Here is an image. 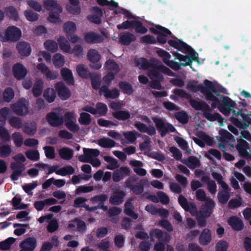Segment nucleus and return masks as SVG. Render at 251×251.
Listing matches in <instances>:
<instances>
[{"mask_svg": "<svg viewBox=\"0 0 251 251\" xmlns=\"http://www.w3.org/2000/svg\"><path fill=\"white\" fill-rule=\"evenodd\" d=\"M149 185V181L147 179H142L136 184H133L130 188L131 191L135 195H141L144 190V187Z\"/></svg>", "mask_w": 251, "mask_h": 251, "instance_id": "obj_27", "label": "nucleus"}, {"mask_svg": "<svg viewBox=\"0 0 251 251\" xmlns=\"http://www.w3.org/2000/svg\"><path fill=\"white\" fill-rule=\"evenodd\" d=\"M100 57V54L95 49H90L87 53V58L90 62H99Z\"/></svg>", "mask_w": 251, "mask_h": 251, "instance_id": "obj_51", "label": "nucleus"}, {"mask_svg": "<svg viewBox=\"0 0 251 251\" xmlns=\"http://www.w3.org/2000/svg\"><path fill=\"white\" fill-rule=\"evenodd\" d=\"M211 111V109L210 107L208 110H204L203 112V116L208 121L211 122L218 121L219 122H221L223 120L221 115L218 113L212 114L210 113Z\"/></svg>", "mask_w": 251, "mask_h": 251, "instance_id": "obj_34", "label": "nucleus"}, {"mask_svg": "<svg viewBox=\"0 0 251 251\" xmlns=\"http://www.w3.org/2000/svg\"><path fill=\"white\" fill-rule=\"evenodd\" d=\"M119 87L124 94L128 95H132L134 91L132 86L126 81L119 82Z\"/></svg>", "mask_w": 251, "mask_h": 251, "instance_id": "obj_36", "label": "nucleus"}, {"mask_svg": "<svg viewBox=\"0 0 251 251\" xmlns=\"http://www.w3.org/2000/svg\"><path fill=\"white\" fill-rule=\"evenodd\" d=\"M12 138L16 147H21L23 144L24 138L21 133L15 132L12 134Z\"/></svg>", "mask_w": 251, "mask_h": 251, "instance_id": "obj_60", "label": "nucleus"}, {"mask_svg": "<svg viewBox=\"0 0 251 251\" xmlns=\"http://www.w3.org/2000/svg\"><path fill=\"white\" fill-rule=\"evenodd\" d=\"M236 148L242 157L247 158L250 155V153L247 151L249 144L245 140L241 139L238 140Z\"/></svg>", "mask_w": 251, "mask_h": 251, "instance_id": "obj_23", "label": "nucleus"}, {"mask_svg": "<svg viewBox=\"0 0 251 251\" xmlns=\"http://www.w3.org/2000/svg\"><path fill=\"white\" fill-rule=\"evenodd\" d=\"M16 49L19 54L23 56H28L31 52L30 45L25 41L19 42L16 45Z\"/></svg>", "mask_w": 251, "mask_h": 251, "instance_id": "obj_21", "label": "nucleus"}, {"mask_svg": "<svg viewBox=\"0 0 251 251\" xmlns=\"http://www.w3.org/2000/svg\"><path fill=\"white\" fill-rule=\"evenodd\" d=\"M43 97L49 103H51L56 98V91L52 88H47L44 91Z\"/></svg>", "mask_w": 251, "mask_h": 251, "instance_id": "obj_38", "label": "nucleus"}, {"mask_svg": "<svg viewBox=\"0 0 251 251\" xmlns=\"http://www.w3.org/2000/svg\"><path fill=\"white\" fill-rule=\"evenodd\" d=\"M37 246V241L34 237H28L23 240L19 244V251H34Z\"/></svg>", "mask_w": 251, "mask_h": 251, "instance_id": "obj_11", "label": "nucleus"}, {"mask_svg": "<svg viewBox=\"0 0 251 251\" xmlns=\"http://www.w3.org/2000/svg\"><path fill=\"white\" fill-rule=\"evenodd\" d=\"M103 158L105 162L109 163L107 166L108 169L113 170L119 167L118 162L115 158L109 156H105Z\"/></svg>", "mask_w": 251, "mask_h": 251, "instance_id": "obj_48", "label": "nucleus"}, {"mask_svg": "<svg viewBox=\"0 0 251 251\" xmlns=\"http://www.w3.org/2000/svg\"><path fill=\"white\" fill-rule=\"evenodd\" d=\"M155 27L161 30L156 37V43H157L161 45L165 44L167 41V35L171 36L172 35V32L168 28L160 25H156Z\"/></svg>", "mask_w": 251, "mask_h": 251, "instance_id": "obj_18", "label": "nucleus"}, {"mask_svg": "<svg viewBox=\"0 0 251 251\" xmlns=\"http://www.w3.org/2000/svg\"><path fill=\"white\" fill-rule=\"evenodd\" d=\"M37 125L35 122L25 123L23 125L22 127L23 131L26 134L32 136L34 135L37 131Z\"/></svg>", "mask_w": 251, "mask_h": 251, "instance_id": "obj_32", "label": "nucleus"}, {"mask_svg": "<svg viewBox=\"0 0 251 251\" xmlns=\"http://www.w3.org/2000/svg\"><path fill=\"white\" fill-rule=\"evenodd\" d=\"M173 55L175 57L176 59L179 60L180 61H184L185 62H175L177 64V65L174 68L172 67H170L171 69L175 71H178L180 69V67L182 66H191L193 61H198L199 57L198 53L197 52L191 53L189 55H184L180 54L177 52H174L173 53Z\"/></svg>", "mask_w": 251, "mask_h": 251, "instance_id": "obj_6", "label": "nucleus"}, {"mask_svg": "<svg viewBox=\"0 0 251 251\" xmlns=\"http://www.w3.org/2000/svg\"><path fill=\"white\" fill-rule=\"evenodd\" d=\"M205 86L199 84L197 86L190 83L187 85L188 88L191 89L194 92L201 91L205 96L207 100L212 101L211 107L215 108L216 104L221 100L219 92L216 91L213 83L207 79L204 81Z\"/></svg>", "mask_w": 251, "mask_h": 251, "instance_id": "obj_1", "label": "nucleus"}, {"mask_svg": "<svg viewBox=\"0 0 251 251\" xmlns=\"http://www.w3.org/2000/svg\"><path fill=\"white\" fill-rule=\"evenodd\" d=\"M4 11L10 19L13 20L15 21H18L19 19V16L16 9L12 6H7L5 8Z\"/></svg>", "mask_w": 251, "mask_h": 251, "instance_id": "obj_41", "label": "nucleus"}, {"mask_svg": "<svg viewBox=\"0 0 251 251\" xmlns=\"http://www.w3.org/2000/svg\"><path fill=\"white\" fill-rule=\"evenodd\" d=\"M43 85V82L41 79H39L35 81L32 88V93L35 97L37 98L42 94Z\"/></svg>", "mask_w": 251, "mask_h": 251, "instance_id": "obj_43", "label": "nucleus"}, {"mask_svg": "<svg viewBox=\"0 0 251 251\" xmlns=\"http://www.w3.org/2000/svg\"><path fill=\"white\" fill-rule=\"evenodd\" d=\"M11 108L13 112L18 115H25L28 112L25 99H20L17 103L12 104Z\"/></svg>", "mask_w": 251, "mask_h": 251, "instance_id": "obj_13", "label": "nucleus"}, {"mask_svg": "<svg viewBox=\"0 0 251 251\" xmlns=\"http://www.w3.org/2000/svg\"><path fill=\"white\" fill-rule=\"evenodd\" d=\"M156 61L157 59L153 58L148 60L145 58L141 57L135 60V64L136 66L138 67L140 69L146 70L151 68L156 62Z\"/></svg>", "mask_w": 251, "mask_h": 251, "instance_id": "obj_19", "label": "nucleus"}, {"mask_svg": "<svg viewBox=\"0 0 251 251\" xmlns=\"http://www.w3.org/2000/svg\"><path fill=\"white\" fill-rule=\"evenodd\" d=\"M136 40V37L132 33L127 32L121 34L119 42L124 45H129Z\"/></svg>", "mask_w": 251, "mask_h": 251, "instance_id": "obj_29", "label": "nucleus"}, {"mask_svg": "<svg viewBox=\"0 0 251 251\" xmlns=\"http://www.w3.org/2000/svg\"><path fill=\"white\" fill-rule=\"evenodd\" d=\"M76 71L78 75L83 78H88L92 75L91 73L83 64H79L76 66Z\"/></svg>", "mask_w": 251, "mask_h": 251, "instance_id": "obj_42", "label": "nucleus"}, {"mask_svg": "<svg viewBox=\"0 0 251 251\" xmlns=\"http://www.w3.org/2000/svg\"><path fill=\"white\" fill-rule=\"evenodd\" d=\"M162 73L170 76L173 75V73L170 69L157 60L156 62L148 70L147 75L151 79L164 80Z\"/></svg>", "mask_w": 251, "mask_h": 251, "instance_id": "obj_3", "label": "nucleus"}, {"mask_svg": "<svg viewBox=\"0 0 251 251\" xmlns=\"http://www.w3.org/2000/svg\"><path fill=\"white\" fill-rule=\"evenodd\" d=\"M175 116L177 121L183 124H185L188 122V116L186 112H177L175 113Z\"/></svg>", "mask_w": 251, "mask_h": 251, "instance_id": "obj_62", "label": "nucleus"}, {"mask_svg": "<svg viewBox=\"0 0 251 251\" xmlns=\"http://www.w3.org/2000/svg\"><path fill=\"white\" fill-rule=\"evenodd\" d=\"M180 44L178 50L181 51L182 53H188L189 55L191 53L196 52L191 46L187 45L182 40L180 42Z\"/></svg>", "mask_w": 251, "mask_h": 251, "instance_id": "obj_59", "label": "nucleus"}, {"mask_svg": "<svg viewBox=\"0 0 251 251\" xmlns=\"http://www.w3.org/2000/svg\"><path fill=\"white\" fill-rule=\"evenodd\" d=\"M58 154L62 159L69 160L73 157L74 152L71 149L64 147L58 151Z\"/></svg>", "mask_w": 251, "mask_h": 251, "instance_id": "obj_37", "label": "nucleus"}, {"mask_svg": "<svg viewBox=\"0 0 251 251\" xmlns=\"http://www.w3.org/2000/svg\"><path fill=\"white\" fill-rule=\"evenodd\" d=\"M152 120L155 123L156 128L160 132L162 137L166 136L169 132H174L176 131V128L172 125L165 123L161 118L153 117Z\"/></svg>", "mask_w": 251, "mask_h": 251, "instance_id": "obj_9", "label": "nucleus"}, {"mask_svg": "<svg viewBox=\"0 0 251 251\" xmlns=\"http://www.w3.org/2000/svg\"><path fill=\"white\" fill-rule=\"evenodd\" d=\"M173 55L175 57L176 59L179 60L180 61H184L185 62H175L177 64V65L174 68L172 67H170L171 69L175 71H178L180 69V67L182 66H191L193 61H198L199 57L198 53L197 52L191 53L189 55H184L180 54L177 52H174L173 53Z\"/></svg>", "mask_w": 251, "mask_h": 251, "instance_id": "obj_5", "label": "nucleus"}, {"mask_svg": "<svg viewBox=\"0 0 251 251\" xmlns=\"http://www.w3.org/2000/svg\"><path fill=\"white\" fill-rule=\"evenodd\" d=\"M44 45L47 50L52 53L56 52L58 50L57 44L53 40H47L45 42Z\"/></svg>", "mask_w": 251, "mask_h": 251, "instance_id": "obj_50", "label": "nucleus"}, {"mask_svg": "<svg viewBox=\"0 0 251 251\" xmlns=\"http://www.w3.org/2000/svg\"><path fill=\"white\" fill-rule=\"evenodd\" d=\"M189 103L190 105L196 110H201L203 112L204 110L209 109V105L203 101H200L195 99H191Z\"/></svg>", "mask_w": 251, "mask_h": 251, "instance_id": "obj_31", "label": "nucleus"}, {"mask_svg": "<svg viewBox=\"0 0 251 251\" xmlns=\"http://www.w3.org/2000/svg\"><path fill=\"white\" fill-rule=\"evenodd\" d=\"M83 152L89 159L93 157L98 156L100 154V151L97 149L83 148Z\"/></svg>", "mask_w": 251, "mask_h": 251, "instance_id": "obj_63", "label": "nucleus"}, {"mask_svg": "<svg viewBox=\"0 0 251 251\" xmlns=\"http://www.w3.org/2000/svg\"><path fill=\"white\" fill-rule=\"evenodd\" d=\"M22 32L20 28L14 25L9 26L6 28L1 40L3 42H16L20 40Z\"/></svg>", "mask_w": 251, "mask_h": 251, "instance_id": "obj_8", "label": "nucleus"}, {"mask_svg": "<svg viewBox=\"0 0 251 251\" xmlns=\"http://www.w3.org/2000/svg\"><path fill=\"white\" fill-rule=\"evenodd\" d=\"M55 89L57 92L59 98L63 100H68L71 96V93L70 89L63 82H58L55 84Z\"/></svg>", "mask_w": 251, "mask_h": 251, "instance_id": "obj_12", "label": "nucleus"}, {"mask_svg": "<svg viewBox=\"0 0 251 251\" xmlns=\"http://www.w3.org/2000/svg\"><path fill=\"white\" fill-rule=\"evenodd\" d=\"M221 100L216 104L219 111L225 116H228L233 110H238L236 102L226 96H221Z\"/></svg>", "mask_w": 251, "mask_h": 251, "instance_id": "obj_7", "label": "nucleus"}, {"mask_svg": "<svg viewBox=\"0 0 251 251\" xmlns=\"http://www.w3.org/2000/svg\"><path fill=\"white\" fill-rule=\"evenodd\" d=\"M219 134L221 136V142L229 143L235 142L234 137L226 130H220Z\"/></svg>", "mask_w": 251, "mask_h": 251, "instance_id": "obj_39", "label": "nucleus"}, {"mask_svg": "<svg viewBox=\"0 0 251 251\" xmlns=\"http://www.w3.org/2000/svg\"><path fill=\"white\" fill-rule=\"evenodd\" d=\"M52 62L55 67H61L64 64V57L60 53H56L53 56Z\"/></svg>", "mask_w": 251, "mask_h": 251, "instance_id": "obj_53", "label": "nucleus"}, {"mask_svg": "<svg viewBox=\"0 0 251 251\" xmlns=\"http://www.w3.org/2000/svg\"><path fill=\"white\" fill-rule=\"evenodd\" d=\"M134 206L132 202L127 201L125 203L124 212L125 214L134 220H136L138 215L134 211Z\"/></svg>", "mask_w": 251, "mask_h": 251, "instance_id": "obj_35", "label": "nucleus"}, {"mask_svg": "<svg viewBox=\"0 0 251 251\" xmlns=\"http://www.w3.org/2000/svg\"><path fill=\"white\" fill-rule=\"evenodd\" d=\"M113 117L119 121H126L130 117V113L126 110H118L112 113Z\"/></svg>", "mask_w": 251, "mask_h": 251, "instance_id": "obj_40", "label": "nucleus"}, {"mask_svg": "<svg viewBox=\"0 0 251 251\" xmlns=\"http://www.w3.org/2000/svg\"><path fill=\"white\" fill-rule=\"evenodd\" d=\"M217 198L219 202L225 204L230 198L229 193L228 191H220L218 193Z\"/></svg>", "mask_w": 251, "mask_h": 251, "instance_id": "obj_55", "label": "nucleus"}, {"mask_svg": "<svg viewBox=\"0 0 251 251\" xmlns=\"http://www.w3.org/2000/svg\"><path fill=\"white\" fill-rule=\"evenodd\" d=\"M133 27L135 28V31L137 33L145 34L147 32V28L144 26L142 23L139 21L134 20Z\"/></svg>", "mask_w": 251, "mask_h": 251, "instance_id": "obj_61", "label": "nucleus"}, {"mask_svg": "<svg viewBox=\"0 0 251 251\" xmlns=\"http://www.w3.org/2000/svg\"><path fill=\"white\" fill-rule=\"evenodd\" d=\"M149 234L151 237H156L160 241L154 245V250L155 251H165V244L169 243L171 236L168 233L164 232L158 228L151 229Z\"/></svg>", "mask_w": 251, "mask_h": 251, "instance_id": "obj_4", "label": "nucleus"}, {"mask_svg": "<svg viewBox=\"0 0 251 251\" xmlns=\"http://www.w3.org/2000/svg\"><path fill=\"white\" fill-rule=\"evenodd\" d=\"M28 226L27 224H22L16 223L13 225L14 227H20L17 228L14 231V233L17 236H21L24 234L26 232L25 227Z\"/></svg>", "mask_w": 251, "mask_h": 251, "instance_id": "obj_57", "label": "nucleus"}, {"mask_svg": "<svg viewBox=\"0 0 251 251\" xmlns=\"http://www.w3.org/2000/svg\"><path fill=\"white\" fill-rule=\"evenodd\" d=\"M126 193L122 190L115 191L109 198V202L115 205L121 204L124 201Z\"/></svg>", "mask_w": 251, "mask_h": 251, "instance_id": "obj_22", "label": "nucleus"}, {"mask_svg": "<svg viewBox=\"0 0 251 251\" xmlns=\"http://www.w3.org/2000/svg\"><path fill=\"white\" fill-rule=\"evenodd\" d=\"M9 124L13 128L20 129L23 126L22 120L18 117H12L8 120Z\"/></svg>", "mask_w": 251, "mask_h": 251, "instance_id": "obj_54", "label": "nucleus"}, {"mask_svg": "<svg viewBox=\"0 0 251 251\" xmlns=\"http://www.w3.org/2000/svg\"><path fill=\"white\" fill-rule=\"evenodd\" d=\"M157 54L160 57L162 58L163 62L169 67H175L177 65V64L175 63L173 60H170L171 55L170 53L162 49H159L156 51Z\"/></svg>", "mask_w": 251, "mask_h": 251, "instance_id": "obj_25", "label": "nucleus"}, {"mask_svg": "<svg viewBox=\"0 0 251 251\" xmlns=\"http://www.w3.org/2000/svg\"><path fill=\"white\" fill-rule=\"evenodd\" d=\"M90 78L91 80V85L92 88L96 90L99 89H100V75L98 73H93Z\"/></svg>", "mask_w": 251, "mask_h": 251, "instance_id": "obj_46", "label": "nucleus"}, {"mask_svg": "<svg viewBox=\"0 0 251 251\" xmlns=\"http://www.w3.org/2000/svg\"><path fill=\"white\" fill-rule=\"evenodd\" d=\"M105 65L109 72H112L116 75L120 71L119 65L113 60L108 59L106 61Z\"/></svg>", "mask_w": 251, "mask_h": 251, "instance_id": "obj_45", "label": "nucleus"}, {"mask_svg": "<svg viewBox=\"0 0 251 251\" xmlns=\"http://www.w3.org/2000/svg\"><path fill=\"white\" fill-rule=\"evenodd\" d=\"M64 30L66 33V35L69 33H74L76 30V25L73 22H67L64 24Z\"/></svg>", "mask_w": 251, "mask_h": 251, "instance_id": "obj_64", "label": "nucleus"}, {"mask_svg": "<svg viewBox=\"0 0 251 251\" xmlns=\"http://www.w3.org/2000/svg\"><path fill=\"white\" fill-rule=\"evenodd\" d=\"M61 75L68 85H74L75 83L74 76L72 71L67 68H63L61 70Z\"/></svg>", "mask_w": 251, "mask_h": 251, "instance_id": "obj_30", "label": "nucleus"}, {"mask_svg": "<svg viewBox=\"0 0 251 251\" xmlns=\"http://www.w3.org/2000/svg\"><path fill=\"white\" fill-rule=\"evenodd\" d=\"M58 202V201L54 198H49L43 201H36L34 203V206L37 211H42L46 205H53Z\"/></svg>", "mask_w": 251, "mask_h": 251, "instance_id": "obj_28", "label": "nucleus"}, {"mask_svg": "<svg viewBox=\"0 0 251 251\" xmlns=\"http://www.w3.org/2000/svg\"><path fill=\"white\" fill-rule=\"evenodd\" d=\"M14 92L13 90L10 88H6L2 94L3 101L9 102L14 98Z\"/></svg>", "mask_w": 251, "mask_h": 251, "instance_id": "obj_52", "label": "nucleus"}, {"mask_svg": "<svg viewBox=\"0 0 251 251\" xmlns=\"http://www.w3.org/2000/svg\"><path fill=\"white\" fill-rule=\"evenodd\" d=\"M10 167L13 170V172L10 176L11 179L13 180H18L25 169V165L20 162H12Z\"/></svg>", "mask_w": 251, "mask_h": 251, "instance_id": "obj_14", "label": "nucleus"}, {"mask_svg": "<svg viewBox=\"0 0 251 251\" xmlns=\"http://www.w3.org/2000/svg\"><path fill=\"white\" fill-rule=\"evenodd\" d=\"M59 47L63 51L71 52L70 45L67 40L63 36H60L57 39Z\"/></svg>", "mask_w": 251, "mask_h": 251, "instance_id": "obj_44", "label": "nucleus"}, {"mask_svg": "<svg viewBox=\"0 0 251 251\" xmlns=\"http://www.w3.org/2000/svg\"><path fill=\"white\" fill-rule=\"evenodd\" d=\"M100 93H102L106 99H116L120 96V92L118 89L114 88L110 90L107 85H102L100 88Z\"/></svg>", "mask_w": 251, "mask_h": 251, "instance_id": "obj_17", "label": "nucleus"}, {"mask_svg": "<svg viewBox=\"0 0 251 251\" xmlns=\"http://www.w3.org/2000/svg\"><path fill=\"white\" fill-rule=\"evenodd\" d=\"M211 240V233L210 229H204L199 237V242L202 245H208Z\"/></svg>", "mask_w": 251, "mask_h": 251, "instance_id": "obj_33", "label": "nucleus"}, {"mask_svg": "<svg viewBox=\"0 0 251 251\" xmlns=\"http://www.w3.org/2000/svg\"><path fill=\"white\" fill-rule=\"evenodd\" d=\"M230 121L235 126L245 129L249 126L251 127V114H245L243 108L238 109V110H233V115L230 118Z\"/></svg>", "mask_w": 251, "mask_h": 251, "instance_id": "obj_2", "label": "nucleus"}, {"mask_svg": "<svg viewBox=\"0 0 251 251\" xmlns=\"http://www.w3.org/2000/svg\"><path fill=\"white\" fill-rule=\"evenodd\" d=\"M125 138L130 143H133L137 139V136H139V134L135 131H126L123 133Z\"/></svg>", "mask_w": 251, "mask_h": 251, "instance_id": "obj_58", "label": "nucleus"}, {"mask_svg": "<svg viewBox=\"0 0 251 251\" xmlns=\"http://www.w3.org/2000/svg\"><path fill=\"white\" fill-rule=\"evenodd\" d=\"M46 119L48 123L53 127H57L63 124V116L59 113L50 112L47 114Z\"/></svg>", "mask_w": 251, "mask_h": 251, "instance_id": "obj_10", "label": "nucleus"}, {"mask_svg": "<svg viewBox=\"0 0 251 251\" xmlns=\"http://www.w3.org/2000/svg\"><path fill=\"white\" fill-rule=\"evenodd\" d=\"M99 146L104 148H110L115 147V142L108 138H102L98 141Z\"/></svg>", "mask_w": 251, "mask_h": 251, "instance_id": "obj_47", "label": "nucleus"}, {"mask_svg": "<svg viewBox=\"0 0 251 251\" xmlns=\"http://www.w3.org/2000/svg\"><path fill=\"white\" fill-rule=\"evenodd\" d=\"M134 126L142 133H147L150 136H153L156 134L155 128L152 125H150L148 126L140 122H135Z\"/></svg>", "mask_w": 251, "mask_h": 251, "instance_id": "obj_20", "label": "nucleus"}, {"mask_svg": "<svg viewBox=\"0 0 251 251\" xmlns=\"http://www.w3.org/2000/svg\"><path fill=\"white\" fill-rule=\"evenodd\" d=\"M227 222L234 230L240 231L244 228V224L242 221L237 216H232L230 217Z\"/></svg>", "mask_w": 251, "mask_h": 251, "instance_id": "obj_24", "label": "nucleus"}, {"mask_svg": "<svg viewBox=\"0 0 251 251\" xmlns=\"http://www.w3.org/2000/svg\"><path fill=\"white\" fill-rule=\"evenodd\" d=\"M91 115L86 112H83L80 114V117L78 119L79 123L82 125L87 126L90 124L91 122Z\"/></svg>", "mask_w": 251, "mask_h": 251, "instance_id": "obj_56", "label": "nucleus"}, {"mask_svg": "<svg viewBox=\"0 0 251 251\" xmlns=\"http://www.w3.org/2000/svg\"><path fill=\"white\" fill-rule=\"evenodd\" d=\"M184 163L190 169L193 170L199 165L200 160L196 156H190Z\"/></svg>", "mask_w": 251, "mask_h": 251, "instance_id": "obj_49", "label": "nucleus"}, {"mask_svg": "<svg viewBox=\"0 0 251 251\" xmlns=\"http://www.w3.org/2000/svg\"><path fill=\"white\" fill-rule=\"evenodd\" d=\"M13 74L18 80H21L25 78L27 73L25 67L20 63H16L12 67Z\"/></svg>", "mask_w": 251, "mask_h": 251, "instance_id": "obj_16", "label": "nucleus"}, {"mask_svg": "<svg viewBox=\"0 0 251 251\" xmlns=\"http://www.w3.org/2000/svg\"><path fill=\"white\" fill-rule=\"evenodd\" d=\"M215 206V203L211 199H208L204 204H202L200 212V215L202 217H210Z\"/></svg>", "mask_w": 251, "mask_h": 251, "instance_id": "obj_15", "label": "nucleus"}, {"mask_svg": "<svg viewBox=\"0 0 251 251\" xmlns=\"http://www.w3.org/2000/svg\"><path fill=\"white\" fill-rule=\"evenodd\" d=\"M85 40L88 43L96 44L103 42L104 38L102 36L94 32H90L85 35Z\"/></svg>", "mask_w": 251, "mask_h": 251, "instance_id": "obj_26", "label": "nucleus"}]
</instances>
